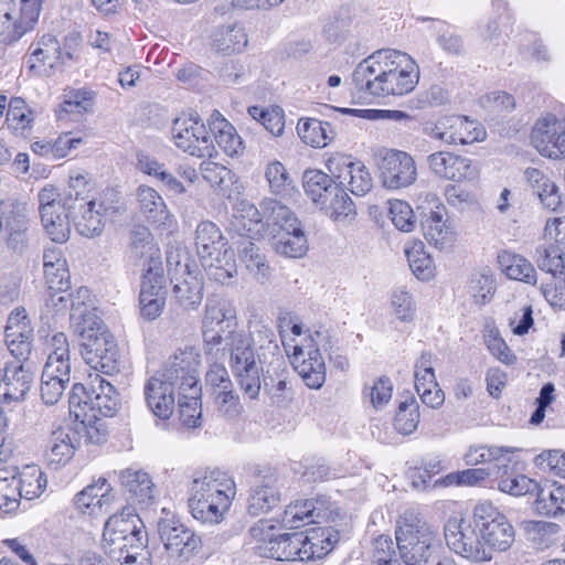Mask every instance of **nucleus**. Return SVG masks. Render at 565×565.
Here are the masks:
<instances>
[{
  "label": "nucleus",
  "instance_id": "obj_48",
  "mask_svg": "<svg viewBox=\"0 0 565 565\" xmlns=\"http://www.w3.org/2000/svg\"><path fill=\"white\" fill-rule=\"evenodd\" d=\"M22 497V480L17 476L2 477L0 473V511L10 513L18 509Z\"/></svg>",
  "mask_w": 565,
  "mask_h": 565
},
{
  "label": "nucleus",
  "instance_id": "obj_7",
  "mask_svg": "<svg viewBox=\"0 0 565 565\" xmlns=\"http://www.w3.org/2000/svg\"><path fill=\"white\" fill-rule=\"evenodd\" d=\"M234 320V312L225 300L217 297L207 298L202 321V335L204 353L210 360L216 361L218 353L222 352L224 355L226 351L231 358V337L246 334L244 331L232 329L235 324Z\"/></svg>",
  "mask_w": 565,
  "mask_h": 565
},
{
  "label": "nucleus",
  "instance_id": "obj_41",
  "mask_svg": "<svg viewBox=\"0 0 565 565\" xmlns=\"http://www.w3.org/2000/svg\"><path fill=\"white\" fill-rule=\"evenodd\" d=\"M505 275L514 280L535 285L537 276L533 265L523 256L503 252L498 256Z\"/></svg>",
  "mask_w": 565,
  "mask_h": 565
},
{
  "label": "nucleus",
  "instance_id": "obj_27",
  "mask_svg": "<svg viewBox=\"0 0 565 565\" xmlns=\"http://www.w3.org/2000/svg\"><path fill=\"white\" fill-rule=\"evenodd\" d=\"M437 210H431L425 214L422 221V228L424 236L430 245H434L439 250L448 249L454 239L455 231L444 218V207L436 206Z\"/></svg>",
  "mask_w": 565,
  "mask_h": 565
},
{
  "label": "nucleus",
  "instance_id": "obj_18",
  "mask_svg": "<svg viewBox=\"0 0 565 565\" xmlns=\"http://www.w3.org/2000/svg\"><path fill=\"white\" fill-rule=\"evenodd\" d=\"M531 141L545 157H565V119H558L554 115L539 119L532 129Z\"/></svg>",
  "mask_w": 565,
  "mask_h": 565
},
{
  "label": "nucleus",
  "instance_id": "obj_28",
  "mask_svg": "<svg viewBox=\"0 0 565 565\" xmlns=\"http://www.w3.org/2000/svg\"><path fill=\"white\" fill-rule=\"evenodd\" d=\"M44 278L49 289L55 291L50 296V301L54 307H57L58 310H63L68 307V302L72 305V299L76 294L64 295L71 287V275L67 263H65V266L47 267L46 270H44Z\"/></svg>",
  "mask_w": 565,
  "mask_h": 565
},
{
  "label": "nucleus",
  "instance_id": "obj_30",
  "mask_svg": "<svg viewBox=\"0 0 565 565\" xmlns=\"http://www.w3.org/2000/svg\"><path fill=\"white\" fill-rule=\"evenodd\" d=\"M533 503L535 512L544 518H557L565 514V487L552 484L535 491Z\"/></svg>",
  "mask_w": 565,
  "mask_h": 565
},
{
  "label": "nucleus",
  "instance_id": "obj_36",
  "mask_svg": "<svg viewBox=\"0 0 565 565\" xmlns=\"http://www.w3.org/2000/svg\"><path fill=\"white\" fill-rule=\"evenodd\" d=\"M43 367L41 380V397L46 405H54L58 402L70 382L71 371H60V367Z\"/></svg>",
  "mask_w": 565,
  "mask_h": 565
},
{
  "label": "nucleus",
  "instance_id": "obj_32",
  "mask_svg": "<svg viewBox=\"0 0 565 565\" xmlns=\"http://www.w3.org/2000/svg\"><path fill=\"white\" fill-rule=\"evenodd\" d=\"M317 501L305 500L287 505L281 520L282 525L298 529L305 524L319 523V519L326 516V511L317 507Z\"/></svg>",
  "mask_w": 565,
  "mask_h": 565
},
{
  "label": "nucleus",
  "instance_id": "obj_54",
  "mask_svg": "<svg viewBox=\"0 0 565 565\" xmlns=\"http://www.w3.org/2000/svg\"><path fill=\"white\" fill-rule=\"evenodd\" d=\"M310 541L315 542V559L329 554L339 541V532L332 527H311L307 531Z\"/></svg>",
  "mask_w": 565,
  "mask_h": 565
},
{
  "label": "nucleus",
  "instance_id": "obj_56",
  "mask_svg": "<svg viewBox=\"0 0 565 565\" xmlns=\"http://www.w3.org/2000/svg\"><path fill=\"white\" fill-rule=\"evenodd\" d=\"M372 557L375 565H401L396 558L395 544L388 535H380L373 540Z\"/></svg>",
  "mask_w": 565,
  "mask_h": 565
},
{
  "label": "nucleus",
  "instance_id": "obj_59",
  "mask_svg": "<svg viewBox=\"0 0 565 565\" xmlns=\"http://www.w3.org/2000/svg\"><path fill=\"white\" fill-rule=\"evenodd\" d=\"M388 213L393 224L399 231L412 232L414 230V212L407 202L401 200L390 202Z\"/></svg>",
  "mask_w": 565,
  "mask_h": 565
},
{
  "label": "nucleus",
  "instance_id": "obj_20",
  "mask_svg": "<svg viewBox=\"0 0 565 565\" xmlns=\"http://www.w3.org/2000/svg\"><path fill=\"white\" fill-rule=\"evenodd\" d=\"M426 161L430 172L439 179L462 182L472 181L479 175L477 167L469 158L451 151H436Z\"/></svg>",
  "mask_w": 565,
  "mask_h": 565
},
{
  "label": "nucleus",
  "instance_id": "obj_62",
  "mask_svg": "<svg viewBox=\"0 0 565 565\" xmlns=\"http://www.w3.org/2000/svg\"><path fill=\"white\" fill-rule=\"evenodd\" d=\"M534 463L543 471L565 478V452L561 450H544L534 458Z\"/></svg>",
  "mask_w": 565,
  "mask_h": 565
},
{
  "label": "nucleus",
  "instance_id": "obj_13",
  "mask_svg": "<svg viewBox=\"0 0 565 565\" xmlns=\"http://www.w3.org/2000/svg\"><path fill=\"white\" fill-rule=\"evenodd\" d=\"M444 534L448 547L468 561L484 563L492 559V553L484 547L476 529L463 519L450 518Z\"/></svg>",
  "mask_w": 565,
  "mask_h": 565
},
{
  "label": "nucleus",
  "instance_id": "obj_53",
  "mask_svg": "<svg viewBox=\"0 0 565 565\" xmlns=\"http://www.w3.org/2000/svg\"><path fill=\"white\" fill-rule=\"evenodd\" d=\"M495 290V281L490 270L475 274L469 280L468 292L477 305L487 303Z\"/></svg>",
  "mask_w": 565,
  "mask_h": 565
},
{
  "label": "nucleus",
  "instance_id": "obj_38",
  "mask_svg": "<svg viewBox=\"0 0 565 565\" xmlns=\"http://www.w3.org/2000/svg\"><path fill=\"white\" fill-rule=\"evenodd\" d=\"M32 57L42 65L54 68L58 65L65 64L68 60H72V53H70V51L63 52L56 36L45 34L36 43V46L32 52Z\"/></svg>",
  "mask_w": 565,
  "mask_h": 565
},
{
  "label": "nucleus",
  "instance_id": "obj_16",
  "mask_svg": "<svg viewBox=\"0 0 565 565\" xmlns=\"http://www.w3.org/2000/svg\"><path fill=\"white\" fill-rule=\"evenodd\" d=\"M200 354L193 347L178 349L156 375L179 390L199 385Z\"/></svg>",
  "mask_w": 565,
  "mask_h": 565
},
{
  "label": "nucleus",
  "instance_id": "obj_23",
  "mask_svg": "<svg viewBox=\"0 0 565 565\" xmlns=\"http://www.w3.org/2000/svg\"><path fill=\"white\" fill-rule=\"evenodd\" d=\"M292 365L309 388L318 390L326 382V363L318 349L307 353L301 347H295Z\"/></svg>",
  "mask_w": 565,
  "mask_h": 565
},
{
  "label": "nucleus",
  "instance_id": "obj_35",
  "mask_svg": "<svg viewBox=\"0 0 565 565\" xmlns=\"http://www.w3.org/2000/svg\"><path fill=\"white\" fill-rule=\"evenodd\" d=\"M263 210L266 215V223L271 236L278 232H288L292 227H299L300 221L295 213L286 205L276 200L265 201Z\"/></svg>",
  "mask_w": 565,
  "mask_h": 565
},
{
  "label": "nucleus",
  "instance_id": "obj_5",
  "mask_svg": "<svg viewBox=\"0 0 565 565\" xmlns=\"http://www.w3.org/2000/svg\"><path fill=\"white\" fill-rule=\"evenodd\" d=\"M195 248L210 279L224 285L237 273L234 250L215 223H199L195 231Z\"/></svg>",
  "mask_w": 565,
  "mask_h": 565
},
{
  "label": "nucleus",
  "instance_id": "obj_40",
  "mask_svg": "<svg viewBox=\"0 0 565 565\" xmlns=\"http://www.w3.org/2000/svg\"><path fill=\"white\" fill-rule=\"evenodd\" d=\"M41 222L49 237L55 243H65L71 236V213L66 209V195L64 205L54 209L52 215L42 214Z\"/></svg>",
  "mask_w": 565,
  "mask_h": 565
},
{
  "label": "nucleus",
  "instance_id": "obj_39",
  "mask_svg": "<svg viewBox=\"0 0 565 565\" xmlns=\"http://www.w3.org/2000/svg\"><path fill=\"white\" fill-rule=\"evenodd\" d=\"M534 260L540 270L565 282V260L558 245H540L535 248Z\"/></svg>",
  "mask_w": 565,
  "mask_h": 565
},
{
  "label": "nucleus",
  "instance_id": "obj_58",
  "mask_svg": "<svg viewBox=\"0 0 565 565\" xmlns=\"http://www.w3.org/2000/svg\"><path fill=\"white\" fill-rule=\"evenodd\" d=\"M484 343L490 353L504 364H512L516 356L512 353L505 341L500 337L494 327L488 328L484 333Z\"/></svg>",
  "mask_w": 565,
  "mask_h": 565
},
{
  "label": "nucleus",
  "instance_id": "obj_22",
  "mask_svg": "<svg viewBox=\"0 0 565 565\" xmlns=\"http://www.w3.org/2000/svg\"><path fill=\"white\" fill-rule=\"evenodd\" d=\"M177 387L153 374L145 384L147 406L160 419L171 417L175 406Z\"/></svg>",
  "mask_w": 565,
  "mask_h": 565
},
{
  "label": "nucleus",
  "instance_id": "obj_51",
  "mask_svg": "<svg viewBox=\"0 0 565 565\" xmlns=\"http://www.w3.org/2000/svg\"><path fill=\"white\" fill-rule=\"evenodd\" d=\"M419 423L418 405L414 397L401 402L394 419L395 429L403 435H409L416 430Z\"/></svg>",
  "mask_w": 565,
  "mask_h": 565
},
{
  "label": "nucleus",
  "instance_id": "obj_8",
  "mask_svg": "<svg viewBox=\"0 0 565 565\" xmlns=\"http://www.w3.org/2000/svg\"><path fill=\"white\" fill-rule=\"evenodd\" d=\"M302 185L311 201L324 210L332 218L354 213V203L343 188V181H335L321 170H306Z\"/></svg>",
  "mask_w": 565,
  "mask_h": 565
},
{
  "label": "nucleus",
  "instance_id": "obj_44",
  "mask_svg": "<svg viewBox=\"0 0 565 565\" xmlns=\"http://www.w3.org/2000/svg\"><path fill=\"white\" fill-rule=\"evenodd\" d=\"M200 172L202 178L222 194H226L235 182V174L216 162H202Z\"/></svg>",
  "mask_w": 565,
  "mask_h": 565
},
{
  "label": "nucleus",
  "instance_id": "obj_61",
  "mask_svg": "<svg viewBox=\"0 0 565 565\" xmlns=\"http://www.w3.org/2000/svg\"><path fill=\"white\" fill-rule=\"evenodd\" d=\"M441 142L446 145H458V140H463L462 128L466 126L463 116L440 117Z\"/></svg>",
  "mask_w": 565,
  "mask_h": 565
},
{
  "label": "nucleus",
  "instance_id": "obj_17",
  "mask_svg": "<svg viewBox=\"0 0 565 565\" xmlns=\"http://www.w3.org/2000/svg\"><path fill=\"white\" fill-rule=\"evenodd\" d=\"M379 169L382 184L388 190L408 188L417 180L414 158L402 150L385 151L379 163Z\"/></svg>",
  "mask_w": 565,
  "mask_h": 565
},
{
  "label": "nucleus",
  "instance_id": "obj_55",
  "mask_svg": "<svg viewBox=\"0 0 565 565\" xmlns=\"http://www.w3.org/2000/svg\"><path fill=\"white\" fill-rule=\"evenodd\" d=\"M329 110L340 113L342 115H351L360 118L375 120L380 118H387L395 121H409L414 119L402 110H379V109H353V108H340V107H328Z\"/></svg>",
  "mask_w": 565,
  "mask_h": 565
},
{
  "label": "nucleus",
  "instance_id": "obj_45",
  "mask_svg": "<svg viewBox=\"0 0 565 565\" xmlns=\"http://www.w3.org/2000/svg\"><path fill=\"white\" fill-rule=\"evenodd\" d=\"M337 179L343 182L349 179V190L358 196L365 195L373 186L372 177L361 162H349L345 173Z\"/></svg>",
  "mask_w": 565,
  "mask_h": 565
},
{
  "label": "nucleus",
  "instance_id": "obj_37",
  "mask_svg": "<svg viewBox=\"0 0 565 565\" xmlns=\"http://www.w3.org/2000/svg\"><path fill=\"white\" fill-rule=\"evenodd\" d=\"M137 201L141 213L153 223H164L169 216L167 205L151 186L140 185L136 192Z\"/></svg>",
  "mask_w": 565,
  "mask_h": 565
},
{
  "label": "nucleus",
  "instance_id": "obj_34",
  "mask_svg": "<svg viewBox=\"0 0 565 565\" xmlns=\"http://www.w3.org/2000/svg\"><path fill=\"white\" fill-rule=\"evenodd\" d=\"M297 131L305 143L315 148H323L335 138V131L330 122L315 118L300 119Z\"/></svg>",
  "mask_w": 565,
  "mask_h": 565
},
{
  "label": "nucleus",
  "instance_id": "obj_64",
  "mask_svg": "<svg viewBox=\"0 0 565 565\" xmlns=\"http://www.w3.org/2000/svg\"><path fill=\"white\" fill-rule=\"evenodd\" d=\"M561 526L554 522L539 521L534 523L532 532V542L537 548H546L554 544Z\"/></svg>",
  "mask_w": 565,
  "mask_h": 565
},
{
  "label": "nucleus",
  "instance_id": "obj_24",
  "mask_svg": "<svg viewBox=\"0 0 565 565\" xmlns=\"http://www.w3.org/2000/svg\"><path fill=\"white\" fill-rule=\"evenodd\" d=\"M78 445L77 434L68 428L58 427L46 440L45 458L47 465L58 468L67 463L74 456Z\"/></svg>",
  "mask_w": 565,
  "mask_h": 565
},
{
  "label": "nucleus",
  "instance_id": "obj_2",
  "mask_svg": "<svg viewBox=\"0 0 565 565\" xmlns=\"http://www.w3.org/2000/svg\"><path fill=\"white\" fill-rule=\"evenodd\" d=\"M352 78L359 92L377 97L403 96L416 87L419 71L408 54L385 49L363 60Z\"/></svg>",
  "mask_w": 565,
  "mask_h": 565
},
{
  "label": "nucleus",
  "instance_id": "obj_14",
  "mask_svg": "<svg viewBox=\"0 0 565 565\" xmlns=\"http://www.w3.org/2000/svg\"><path fill=\"white\" fill-rule=\"evenodd\" d=\"M66 209L79 235L92 238L103 233L104 216L108 211L103 202L81 195L77 191H70L66 194Z\"/></svg>",
  "mask_w": 565,
  "mask_h": 565
},
{
  "label": "nucleus",
  "instance_id": "obj_63",
  "mask_svg": "<svg viewBox=\"0 0 565 565\" xmlns=\"http://www.w3.org/2000/svg\"><path fill=\"white\" fill-rule=\"evenodd\" d=\"M8 333H17L18 341H31L33 339V329L30 326V320L25 315L24 309H15L8 319L6 327V335Z\"/></svg>",
  "mask_w": 565,
  "mask_h": 565
},
{
  "label": "nucleus",
  "instance_id": "obj_46",
  "mask_svg": "<svg viewBox=\"0 0 565 565\" xmlns=\"http://www.w3.org/2000/svg\"><path fill=\"white\" fill-rule=\"evenodd\" d=\"M409 268L420 280H429L434 276V265L430 256L424 250L422 242L405 248Z\"/></svg>",
  "mask_w": 565,
  "mask_h": 565
},
{
  "label": "nucleus",
  "instance_id": "obj_9",
  "mask_svg": "<svg viewBox=\"0 0 565 565\" xmlns=\"http://www.w3.org/2000/svg\"><path fill=\"white\" fill-rule=\"evenodd\" d=\"M103 541L109 546L110 552H129L146 547L148 535L141 519L135 509L129 507L106 521Z\"/></svg>",
  "mask_w": 565,
  "mask_h": 565
},
{
  "label": "nucleus",
  "instance_id": "obj_26",
  "mask_svg": "<svg viewBox=\"0 0 565 565\" xmlns=\"http://www.w3.org/2000/svg\"><path fill=\"white\" fill-rule=\"evenodd\" d=\"M119 478L122 488L129 493V500L134 504L143 508L153 503L154 484L146 471L129 468L124 470Z\"/></svg>",
  "mask_w": 565,
  "mask_h": 565
},
{
  "label": "nucleus",
  "instance_id": "obj_3",
  "mask_svg": "<svg viewBox=\"0 0 565 565\" xmlns=\"http://www.w3.org/2000/svg\"><path fill=\"white\" fill-rule=\"evenodd\" d=\"M95 311L88 288H78L72 299L70 320L81 338V355L92 369L111 374L118 370V345Z\"/></svg>",
  "mask_w": 565,
  "mask_h": 565
},
{
  "label": "nucleus",
  "instance_id": "obj_57",
  "mask_svg": "<svg viewBox=\"0 0 565 565\" xmlns=\"http://www.w3.org/2000/svg\"><path fill=\"white\" fill-rule=\"evenodd\" d=\"M265 177L271 192L276 195H285L291 189V179L279 161L270 162L267 166Z\"/></svg>",
  "mask_w": 565,
  "mask_h": 565
},
{
  "label": "nucleus",
  "instance_id": "obj_11",
  "mask_svg": "<svg viewBox=\"0 0 565 565\" xmlns=\"http://www.w3.org/2000/svg\"><path fill=\"white\" fill-rule=\"evenodd\" d=\"M43 0H0V40L10 44L20 40L26 32L33 30L38 22Z\"/></svg>",
  "mask_w": 565,
  "mask_h": 565
},
{
  "label": "nucleus",
  "instance_id": "obj_33",
  "mask_svg": "<svg viewBox=\"0 0 565 565\" xmlns=\"http://www.w3.org/2000/svg\"><path fill=\"white\" fill-rule=\"evenodd\" d=\"M202 388L194 386L178 392V407L180 420L189 428L201 426L202 418Z\"/></svg>",
  "mask_w": 565,
  "mask_h": 565
},
{
  "label": "nucleus",
  "instance_id": "obj_50",
  "mask_svg": "<svg viewBox=\"0 0 565 565\" xmlns=\"http://www.w3.org/2000/svg\"><path fill=\"white\" fill-rule=\"evenodd\" d=\"M50 353L45 366L60 367V371H71L70 344L65 333L56 332L49 341Z\"/></svg>",
  "mask_w": 565,
  "mask_h": 565
},
{
  "label": "nucleus",
  "instance_id": "obj_4",
  "mask_svg": "<svg viewBox=\"0 0 565 565\" xmlns=\"http://www.w3.org/2000/svg\"><path fill=\"white\" fill-rule=\"evenodd\" d=\"M236 494L234 480L221 470L196 472L189 487L188 507L203 524H218Z\"/></svg>",
  "mask_w": 565,
  "mask_h": 565
},
{
  "label": "nucleus",
  "instance_id": "obj_42",
  "mask_svg": "<svg viewBox=\"0 0 565 565\" xmlns=\"http://www.w3.org/2000/svg\"><path fill=\"white\" fill-rule=\"evenodd\" d=\"M173 297L184 310L196 309L203 299V284L188 271L173 285Z\"/></svg>",
  "mask_w": 565,
  "mask_h": 565
},
{
  "label": "nucleus",
  "instance_id": "obj_21",
  "mask_svg": "<svg viewBox=\"0 0 565 565\" xmlns=\"http://www.w3.org/2000/svg\"><path fill=\"white\" fill-rule=\"evenodd\" d=\"M0 397L6 403H20L25 399L34 382V371L30 363H6L1 375Z\"/></svg>",
  "mask_w": 565,
  "mask_h": 565
},
{
  "label": "nucleus",
  "instance_id": "obj_19",
  "mask_svg": "<svg viewBox=\"0 0 565 565\" xmlns=\"http://www.w3.org/2000/svg\"><path fill=\"white\" fill-rule=\"evenodd\" d=\"M280 501L279 477L275 471L268 470L254 478L247 498L246 511L252 516H259L274 510Z\"/></svg>",
  "mask_w": 565,
  "mask_h": 565
},
{
  "label": "nucleus",
  "instance_id": "obj_15",
  "mask_svg": "<svg viewBox=\"0 0 565 565\" xmlns=\"http://www.w3.org/2000/svg\"><path fill=\"white\" fill-rule=\"evenodd\" d=\"M158 533L171 556L190 561L202 548V539L174 516L158 522Z\"/></svg>",
  "mask_w": 565,
  "mask_h": 565
},
{
  "label": "nucleus",
  "instance_id": "obj_6",
  "mask_svg": "<svg viewBox=\"0 0 565 565\" xmlns=\"http://www.w3.org/2000/svg\"><path fill=\"white\" fill-rule=\"evenodd\" d=\"M401 558L407 565H422L431 556L437 534L415 508L398 518L395 530Z\"/></svg>",
  "mask_w": 565,
  "mask_h": 565
},
{
  "label": "nucleus",
  "instance_id": "obj_12",
  "mask_svg": "<svg viewBox=\"0 0 565 565\" xmlns=\"http://www.w3.org/2000/svg\"><path fill=\"white\" fill-rule=\"evenodd\" d=\"M172 137L177 148L193 157H212L215 150L212 135L201 122L198 114L186 118H175L172 125Z\"/></svg>",
  "mask_w": 565,
  "mask_h": 565
},
{
  "label": "nucleus",
  "instance_id": "obj_52",
  "mask_svg": "<svg viewBox=\"0 0 565 565\" xmlns=\"http://www.w3.org/2000/svg\"><path fill=\"white\" fill-rule=\"evenodd\" d=\"M167 297L166 278L162 265L149 266L145 269L141 279L139 296Z\"/></svg>",
  "mask_w": 565,
  "mask_h": 565
},
{
  "label": "nucleus",
  "instance_id": "obj_60",
  "mask_svg": "<svg viewBox=\"0 0 565 565\" xmlns=\"http://www.w3.org/2000/svg\"><path fill=\"white\" fill-rule=\"evenodd\" d=\"M109 484L106 479H100L96 484L87 486L75 495L74 502L79 510L93 505H100L102 498L108 492Z\"/></svg>",
  "mask_w": 565,
  "mask_h": 565
},
{
  "label": "nucleus",
  "instance_id": "obj_10",
  "mask_svg": "<svg viewBox=\"0 0 565 565\" xmlns=\"http://www.w3.org/2000/svg\"><path fill=\"white\" fill-rule=\"evenodd\" d=\"M473 522L490 552H505L514 543L513 525L492 503H478L473 509Z\"/></svg>",
  "mask_w": 565,
  "mask_h": 565
},
{
  "label": "nucleus",
  "instance_id": "obj_47",
  "mask_svg": "<svg viewBox=\"0 0 565 565\" xmlns=\"http://www.w3.org/2000/svg\"><path fill=\"white\" fill-rule=\"evenodd\" d=\"M216 128L212 131L213 142L216 141L227 156L234 157L243 152V141L233 125L227 120H221L216 122Z\"/></svg>",
  "mask_w": 565,
  "mask_h": 565
},
{
  "label": "nucleus",
  "instance_id": "obj_43",
  "mask_svg": "<svg viewBox=\"0 0 565 565\" xmlns=\"http://www.w3.org/2000/svg\"><path fill=\"white\" fill-rule=\"evenodd\" d=\"M247 44V35L241 25L222 26L213 36V46L216 51L232 54L241 52Z\"/></svg>",
  "mask_w": 565,
  "mask_h": 565
},
{
  "label": "nucleus",
  "instance_id": "obj_29",
  "mask_svg": "<svg viewBox=\"0 0 565 565\" xmlns=\"http://www.w3.org/2000/svg\"><path fill=\"white\" fill-rule=\"evenodd\" d=\"M494 475L498 489L514 497L534 494L539 490V483L525 475L509 472L508 465H494Z\"/></svg>",
  "mask_w": 565,
  "mask_h": 565
},
{
  "label": "nucleus",
  "instance_id": "obj_25",
  "mask_svg": "<svg viewBox=\"0 0 565 565\" xmlns=\"http://www.w3.org/2000/svg\"><path fill=\"white\" fill-rule=\"evenodd\" d=\"M264 224L258 209L247 201H241L232 215L228 230L239 237L259 238Z\"/></svg>",
  "mask_w": 565,
  "mask_h": 565
},
{
  "label": "nucleus",
  "instance_id": "obj_49",
  "mask_svg": "<svg viewBox=\"0 0 565 565\" xmlns=\"http://www.w3.org/2000/svg\"><path fill=\"white\" fill-rule=\"evenodd\" d=\"M28 222L26 205L22 203L15 205L10 215L6 217V227L9 232L8 244L13 248H18L23 243Z\"/></svg>",
  "mask_w": 565,
  "mask_h": 565
},
{
  "label": "nucleus",
  "instance_id": "obj_1",
  "mask_svg": "<svg viewBox=\"0 0 565 565\" xmlns=\"http://www.w3.org/2000/svg\"><path fill=\"white\" fill-rule=\"evenodd\" d=\"M230 369L241 391L256 399L262 388L284 392L288 364L273 328L262 320L249 322L248 334L231 337Z\"/></svg>",
  "mask_w": 565,
  "mask_h": 565
},
{
  "label": "nucleus",
  "instance_id": "obj_31",
  "mask_svg": "<svg viewBox=\"0 0 565 565\" xmlns=\"http://www.w3.org/2000/svg\"><path fill=\"white\" fill-rule=\"evenodd\" d=\"M274 250L285 257L300 258L308 250V241L301 226L271 236Z\"/></svg>",
  "mask_w": 565,
  "mask_h": 565
}]
</instances>
